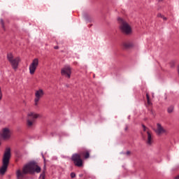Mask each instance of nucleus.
Masks as SVG:
<instances>
[{
	"instance_id": "obj_30",
	"label": "nucleus",
	"mask_w": 179,
	"mask_h": 179,
	"mask_svg": "<svg viewBox=\"0 0 179 179\" xmlns=\"http://www.w3.org/2000/svg\"><path fill=\"white\" fill-rule=\"evenodd\" d=\"M1 140H0V146H1Z\"/></svg>"
},
{
	"instance_id": "obj_20",
	"label": "nucleus",
	"mask_w": 179,
	"mask_h": 179,
	"mask_svg": "<svg viewBox=\"0 0 179 179\" xmlns=\"http://www.w3.org/2000/svg\"><path fill=\"white\" fill-rule=\"evenodd\" d=\"M163 15H162V13H158L157 15V17H161V18H162L163 17Z\"/></svg>"
},
{
	"instance_id": "obj_11",
	"label": "nucleus",
	"mask_w": 179,
	"mask_h": 179,
	"mask_svg": "<svg viewBox=\"0 0 179 179\" xmlns=\"http://www.w3.org/2000/svg\"><path fill=\"white\" fill-rule=\"evenodd\" d=\"M78 154L80 155V157L85 160L90 158V151L88 150H80Z\"/></svg>"
},
{
	"instance_id": "obj_6",
	"label": "nucleus",
	"mask_w": 179,
	"mask_h": 179,
	"mask_svg": "<svg viewBox=\"0 0 179 179\" xmlns=\"http://www.w3.org/2000/svg\"><path fill=\"white\" fill-rule=\"evenodd\" d=\"M71 160L76 167H83V159H82V157L78 153L73 154Z\"/></svg>"
},
{
	"instance_id": "obj_14",
	"label": "nucleus",
	"mask_w": 179,
	"mask_h": 179,
	"mask_svg": "<svg viewBox=\"0 0 179 179\" xmlns=\"http://www.w3.org/2000/svg\"><path fill=\"white\" fill-rule=\"evenodd\" d=\"M147 135H148L147 143L148 145H152L153 142L152 140V133H150V131H147Z\"/></svg>"
},
{
	"instance_id": "obj_15",
	"label": "nucleus",
	"mask_w": 179,
	"mask_h": 179,
	"mask_svg": "<svg viewBox=\"0 0 179 179\" xmlns=\"http://www.w3.org/2000/svg\"><path fill=\"white\" fill-rule=\"evenodd\" d=\"M146 99L148 106H152V102H150V97L149 96V93H146Z\"/></svg>"
},
{
	"instance_id": "obj_12",
	"label": "nucleus",
	"mask_w": 179,
	"mask_h": 179,
	"mask_svg": "<svg viewBox=\"0 0 179 179\" xmlns=\"http://www.w3.org/2000/svg\"><path fill=\"white\" fill-rule=\"evenodd\" d=\"M157 135L160 136L162 134H166V129L162 127V124L158 123L157 124V129L155 130Z\"/></svg>"
},
{
	"instance_id": "obj_5",
	"label": "nucleus",
	"mask_w": 179,
	"mask_h": 179,
	"mask_svg": "<svg viewBox=\"0 0 179 179\" xmlns=\"http://www.w3.org/2000/svg\"><path fill=\"white\" fill-rule=\"evenodd\" d=\"M7 59L11 64L13 69L16 71L17 69V66H19V62H20V58L15 57L13 58V55L12 53H8L7 55Z\"/></svg>"
},
{
	"instance_id": "obj_23",
	"label": "nucleus",
	"mask_w": 179,
	"mask_h": 179,
	"mask_svg": "<svg viewBox=\"0 0 179 179\" xmlns=\"http://www.w3.org/2000/svg\"><path fill=\"white\" fill-rule=\"evenodd\" d=\"M162 19H163V20H167V17H164V15L162 16Z\"/></svg>"
},
{
	"instance_id": "obj_7",
	"label": "nucleus",
	"mask_w": 179,
	"mask_h": 179,
	"mask_svg": "<svg viewBox=\"0 0 179 179\" xmlns=\"http://www.w3.org/2000/svg\"><path fill=\"white\" fill-rule=\"evenodd\" d=\"M37 66H38V59L36 58L29 65L30 75H34V73H36V70L37 69Z\"/></svg>"
},
{
	"instance_id": "obj_9",
	"label": "nucleus",
	"mask_w": 179,
	"mask_h": 179,
	"mask_svg": "<svg viewBox=\"0 0 179 179\" xmlns=\"http://www.w3.org/2000/svg\"><path fill=\"white\" fill-rule=\"evenodd\" d=\"M61 73L62 76H66L69 79L72 73V69H71V66H65L63 69H62Z\"/></svg>"
},
{
	"instance_id": "obj_27",
	"label": "nucleus",
	"mask_w": 179,
	"mask_h": 179,
	"mask_svg": "<svg viewBox=\"0 0 179 179\" xmlns=\"http://www.w3.org/2000/svg\"><path fill=\"white\" fill-rule=\"evenodd\" d=\"M79 177H83V174H80Z\"/></svg>"
},
{
	"instance_id": "obj_17",
	"label": "nucleus",
	"mask_w": 179,
	"mask_h": 179,
	"mask_svg": "<svg viewBox=\"0 0 179 179\" xmlns=\"http://www.w3.org/2000/svg\"><path fill=\"white\" fill-rule=\"evenodd\" d=\"M38 179H45V169H44L42 173L40 175Z\"/></svg>"
},
{
	"instance_id": "obj_26",
	"label": "nucleus",
	"mask_w": 179,
	"mask_h": 179,
	"mask_svg": "<svg viewBox=\"0 0 179 179\" xmlns=\"http://www.w3.org/2000/svg\"><path fill=\"white\" fill-rule=\"evenodd\" d=\"M157 2H162L163 1V0H157Z\"/></svg>"
},
{
	"instance_id": "obj_24",
	"label": "nucleus",
	"mask_w": 179,
	"mask_h": 179,
	"mask_svg": "<svg viewBox=\"0 0 179 179\" xmlns=\"http://www.w3.org/2000/svg\"><path fill=\"white\" fill-rule=\"evenodd\" d=\"M55 50H58L59 48V47L58 45H56L54 47Z\"/></svg>"
},
{
	"instance_id": "obj_8",
	"label": "nucleus",
	"mask_w": 179,
	"mask_h": 179,
	"mask_svg": "<svg viewBox=\"0 0 179 179\" xmlns=\"http://www.w3.org/2000/svg\"><path fill=\"white\" fill-rule=\"evenodd\" d=\"M1 136L4 140L10 139V136H12V131H10V129H9V128L6 127L2 129Z\"/></svg>"
},
{
	"instance_id": "obj_29",
	"label": "nucleus",
	"mask_w": 179,
	"mask_h": 179,
	"mask_svg": "<svg viewBox=\"0 0 179 179\" xmlns=\"http://www.w3.org/2000/svg\"><path fill=\"white\" fill-rule=\"evenodd\" d=\"M43 158L44 159V160H45V158H44V155H43Z\"/></svg>"
},
{
	"instance_id": "obj_19",
	"label": "nucleus",
	"mask_w": 179,
	"mask_h": 179,
	"mask_svg": "<svg viewBox=\"0 0 179 179\" xmlns=\"http://www.w3.org/2000/svg\"><path fill=\"white\" fill-rule=\"evenodd\" d=\"M71 177L72 178H75V177H76V174L75 173L72 172V173H71Z\"/></svg>"
},
{
	"instance_id": "obj_21",
	"label": "nucleus",
	"mask_w": 179,
	"mask_h": 179,
	"mask_svg": "<svg viewBox=\"0 0 179 179\" xmlns=\"http://www.w3.org/2000/svg\"><path fill=\"white\" fill-rule=\"evenodd\" d=\"M142 127L143 128V131L145 132L146 131V129H147L146 126H145V124H142Z\"/></svg>"
},
{
	"instance_id": "obj_4",
	"label": "nucleus",
	"mask_w": 179,
	"mask_h": 179,
	"mask_svg": "<svg viewBox=\"0 0 179 179\" xmlns=\"http://www.w3.org/2000/svg\"><path fill=\"white\" fill-rule=\"evenodd\" d=\"M39 117L40 115L34 112H30L28 113L27 119V127H28V128H31L34 124H36V120L39 118Z\"/></svg>"
},
{
	"instance_id": "obj_18",
	"label": "nucleus",
	"mask_w": 179,
	"mask_h": 179,
	"mask_svg": "<svg viewBox=\"0 0 179 179\" xmlns=\"http://www.w3.org/2000/svg\"><path fill=\"white\" fill-rule=\"evenodd\" d=\"M0 22H1V27L3 30H6V28H5V22H3V19H1L0 20Z\"/></svg>"
},
{
	"instance_id": "obj_25",
	"label": "nucleus",
	"mask_w": 179,
	"mask_h": 179,
	"mask_svg": "<svg viewBox=\"0 0 179 179\" xmlns=\"http://www.w3.org/2000/svg\"><path fill=\"white\" fill-rule=\"evenodd\" d=\"M175 179H179V175L175 177Z\"/></svg>"
},
{
	"instance_id": "obj_22",
	"label": "nucleus",
	"mask_w": 179,
	"mask_h": 179,
	"mask_svg": "<svg viewBox=\"0 0 179 179\" xmlns=\"http://www.w3.org/2000/svg\"><path fill=\"white\" fill-rule=\"evenodd\" d=\"M126 155L129 156L131 155V151H127Z\"/></svg>"
},
{
	"instance_id": "obj_2",
	"label": "nucleus",
	"mask_w": 179,
	"mask_h": 179,
	"mask_svg": "<svg viewBox=\"0 0 179 179\" xmlns=\"http://www.w3.org/2000/svg\"><path fill=\"white\" fill-rule=\"evenodd\" d=\"M10 160V148H8L4 152V155L2 160V166L0 169V174L3 176L8 170V166H9V161Z\"/></svg>"
},
{
	"instance_id": "obj_28",
	"label": "nucleus",
	"mask_w": 179,
	"mask_h": 179,
	"mask_svg": "<svg viewBox=\"0 0 179 179\" xmlns=\"http://www.w3.org/2000/svg\"><path fill=\"white\" fill-rule=\"evenodd\" d=\"M2 99V94H0V100Z\"/></svg>"
},
{
	"instance_id": "obj_13",
	"label": "nucleus",
	"mask_w": 179,
	"mask_h": 179,
	"mask_svg": "<svg viewBox=\"0 0 179 179\" xmlns=\"http://www.w3.org/2000/svg\"><path fill=\"white\" fill-rule=\"evenodd\" d=\"M123 47L127 50H128V48H132V47H134V43L129 41L124 42L123 43Z\"/></svg>"
},
{
	"instance_id": "obj_16",
	"label": "nucleus",
	"mask_w": 179,
	"mask_h": 179,
	"mask_svg": "<svg viewBox=\"0 0 179 179\" xmlns=\"http://www.w3.org/2000/svg\"><path fill=\"white\" fill-rule=\"evenodd\" d=\"M173 111H174V106H169L167 109V112L169 113V114H171Z\"/></svg>"
},
{
	"instance_id": "obj_10",
	"label": "nucleus",
	"mask_w": 179,
	"mask_h": 179,
	"mask_svg": "<svg viewBox=\"0 0 179 179\" xmlns=\"http://www.w3.org/2000/svg\"><path fill=\"white\" fill-rule=\"evenodd\" d=\"M44 96V91L41 89L36 90L35 92V99L34 103L35 106H38V101H40V99Z\"/></svg>"
},
{
	"instance_id": "obj_1",
	"label": "nucleus",
	"mask_w": 179,
	"mask_h": 179,
	"mask_svg": "<svg viewBox=\"0 0 179 179\" xmlns=\"http://www.w3.org/2000/svg\"><path fill=\"white\" fill-rule=\"evenodd\" d=\"M41 171V168L35 162H32L23 167L22 172L20 170L17 171V179H23L26 174H34V173H40Z\"/></svg>"
},
{
	"instance_id": "obj_3",
	"label": "nucleus",
	"mask_w": 179,
	"mask_h": 179,
	"mask_svg": "<svg viewBox=\"0 0 179 179\" xmlns=\"http://www.w3.org/2000/svg\"><path fill=\"white\" fill-rule=\"evenodd\" d=\"M118 23L120 24V29L124 34L129 35L131 33H132V28L131 27V25L125 21V20L119 17L117 18Z\"/></svg>"
}]
</instances>
